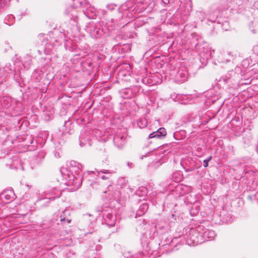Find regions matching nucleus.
<instances>
[{
	"mask_svg": "<svg viewBox=\"0 0 258 258\" xmlns=\"http://www.w3.org/2000/svg\"><path fill=\"white\" fill-rule=\"evenodd\" d=\"M81 167L79 163L71 161L69 170L64 169L63 171H61L67 185H74L76 188H78L81 185L83 179L82 174H80Z\"/></svg>",
	"mask_w": 258,
	"mask_h": 258,
	"instance_id": "f257e3e1",
	"label": "nucleus"
},
{
	"mask_svg": "<svg viewBox=\"0 0 258 258\" xmlns=\"http://www.w3.org/2000/svg\"><path fill=\"white\" fill-rule=\"evenodd\" d=\"M240 79V74L235 71L231 70L222 76L219 80L220 83L226 84L229 86L234 85Z\"/></svg>",
	"mask_w": 258,
	"mask_h": 258,
	"instance_id": "f03ea898",
	"label": "nucleus"
},
{
	"mask_svg": "<svg viewBox=\"0 0 258 258\" xmlns=\"http://www.w3.org/2000/svg\"><path fill=\"white\" fill-rule=\"evenodd\" d=\"M185 236H186V242L189 245L195 246L204 242L202 233L198 232L195 229H190L189 234Z\"/></svg>",
	"mask_w": 258,
	"mask_h": 258,
	"instance_id": "7ed1b4c3",
	"label": "nucleus"
},
{
	"mask_svg": "<svg viewBox=\"0 0 258 258\" xmlns=\"http://www.w3.org/2000/svg\"><path fill=\"white\" fill-rule=\"evenodd\" d=\"M103 222L107 225L112 227L114 226L116 223V216L113 214L106 211L103 212L102 214Z\"/></svg>",
	"mask_w": 258,
	"mask_h": 258,
	"instance_id": "20e7f679",
	"label": "nucleus"
},
{
	"mask_svg": "<svg viewBox=\"0 0 258 258\" xmlns=\"http://www.w3.org/2000/svg\"><path fill=\"white\" fill-rule=\"evenodd\" d=\"M126 142V137L122 134H116L113 138V143L118 148L121 149Z\"/></svg>",
	"mask_w": 258,
	"mask_h": 258,
	"instance_id": "39448f33",
	"label": "nucleus"
},
{
	"mask_svg": "<svg viewBox=\"0 0 258 258\" xmlns=\"http://www.w3.org/2000/svg\"><path fill=\"white\" fill-rule=\"evenodd\" d=\"M60 224L66 225L70 224L72 219L71 217V212L69 210L66 209L59 216Z\"/></svg>",
	"mask_w": 258,
	"mask_h": 258,
	"instance_id": "423d86ee",
	"label": "nucleus"
},
{
	"mask_svg": "<svg viewBox=\"0 0 258 258\" xmlns=\"http://www.w3.org/2000/svg\"><path fill=\"white\" fill-rule=\"evenodd\" d=\"M90 33L93 38H99L103 34V29L100 25H93L90 29Z\"/></svg>",
	"mask_w": 258,
	"mask_h": 258,
	"instance_id": "0eeeda50",
	"label": "nucleus"
},
{
	"mask_svg": "<svg viewBox=\"0 0 258 258\" xmlns=\"http://www.w3.org/2000/svg\"><path fill=\"white\" fill-rule=\"evenodd\" d=\"M187 78V72L183 69L179 70L175 75L176 82L181 83L186 80Z\"/></svg>",
	"mask_w": 258,
	"mask_h": 258,
	"instance_id": "6e6552de",
	"label": "nucleus"
},
{
	"mask_svg": "<svg viewBox=\"0 0 258 258\" xmlns=\"http://www.w3.org/2000/svg\"><path fill=\"white\" fill-rule=\"evenodd\" d=\"M166 131L164 127H160L157 131L153 132L149 135L148 139H161L166 136Z\"/></svg>",
	"mask_w": 258,
	"mask_h": 258,
	"instance_id": "1a4fd4ad",
	"label": "nucleus"
},
{
	"mask_svg": "<svg viewBox=\"0 0 258 258\" xmlns=\"http://www.w3.org/2000/svg\"><path fill=\"white\" fill-rule=\"evenodd\" d=\"M15 194L12 190H5L0 195V198L2 200H6L5 202L8 203L9 201L14 199Z\"/></svg>",
	"mask_w": 258,
	"mask_h": 258,
	"instance_id": "9d476101",
	"label": "nucleus"
},
{
	"mask_svg": "<svg viewBox=\"0 0 258 258\" xmlns=\"http://www.w3.org/2000/svg\"><path fill=\"white\" fill-rule=\"evenodd\" d=\"M203 239L204 241L206 240H212L214 239L216 236L215 231L210 230H206L204 232L202 233Z\"/></svg>",
	"mask_w": 258,
	"mask_h": 258,
	"instance_id": "9b49d317",
	"label": "nucleus"
},
{
	"mask_svg": "<svg viewBox=\"0 0 258 258\" xmlns=\"http://www.w3.org/2000/svg\"><path fill=\"white\" fill-rule=\"evenodd\" d=\"M48 194L50 196H51L49 197L48 199L54 200L55 199L60 197L61 192L55 187H53L49 191Z\"/></svg>",
	"mask_w": 258,
	"mask_h": 258,
	"instance_id": "f8f14e48",
	"label": "nucleus"
},
{
	"mask_svg": "<svg viewBox=\"0 0 258 258\" xmlns=\"http://www.w3.org/2000/svg\"><path fill=\"white\" fill-rule=\"evenodd\" d=\"M147 189L144 186L140 187L135 192L134 196H138L141 198H144L147 195Z\"/></svg>",
	"mask_w": 258,
	"mask_h": 258,
	"instance_id": "ddd939ff",
	"label": "nucleus"
},
{
	"mask_svg": "<svg viewBox=\"0 0 258 258\" xmlns=\"http://www.w3.org/2000/svg\"><path fill=\"white\" fill-rule=\"evenodd\" d=\"M148 208L149 206L147 203H143L142 204L137 212V216H141L143 215L147 212Z\"/></svg>",
	"mask_w": 258,
	"mask_h": 258,
	"instance_id": "4468645a",
	"label": "nucleus"
},
{
	"mask_svg": "<svg viewBox=\"0 0 258 258\" xmlns=\"http://www.w3.org/2000/svg\"><path fill=\"white\" fill-rule=\"evenodd\" d=\"M53 220L45 219L42 221L40 225V227L43 229H47L51 227L53 224Z\"/></svg>",
	"mask_w": 258,
	"mask_h": 258,
	"instance_id": "2eb2a0df",
	"label": "nucleus"
},
{
	"mask_svg": "<svg viewBox=\"0 0 258 258\" xmlns=\"http://www.w3.org/2000/svg\"><path fill=\"white\" fill-rule=\"evenodd\" d=\"M158 152L159 154L166 155L170 152V145H166L158 148Z\"/></svg>",
	"mask_w": 258,
	"mask_h": 258,
	"instance_id": "dca6fc26",
	"label": "nucleus"
},
{
	"mask_svg": "<svg viewBox=\"0 0 258 258\" xmlns=\"http://www.w3.org/2000/svg\"><path fill=\"white\" fill-rule=\"evenodd\" d=\"M100 172L107 174V175H102L101 176V179L103 180L108 179L110 178V174L114 173L113 171H110L108 170H102L100 171Z\"/></svg>",
	"mask_w": 258,
	"mask_h": 258,
	"instance_id": "f3484780",
	"label": "nucleus"
},
{
	"mask_svg": "<svg viewBox=\"0 0 258 258\" xmlns=\"http://www.w3.org/2000/svg\"><path fill=\"white\" fill-rule=\"evenodd\" d=\"M182 178V177L179 173L175 172L173 174L172 179L176 182H180Z\"/></svg>",
	"mask_w": 258,
	"mask_h": 258,
	"instance_id": "a211bd4d",
	"label": "nucleus"
},
{
	"mask_svg": "<svg viewBox=\"0 0 258 258\" xmlns=\"http://www.w3.org/2000/svg\"><path fill=\"white\" fill-rule=\"evenodd\" d=\"M137 123L140 128H144L147 126V121L146 119L142 118L138 121Z\"/></svg>",
	"mask_w": 258,
	"mask_h": 258,
	"instance_id": "6ab92c4d",
	"label": "nucleus"
},
{
	"mask_svg": "<svg viewBox=\"0 0 258 258\" xmlns=\"http://www.w3.org/2000/svg\"><path fill=\"white\" fill-rule=\"evenodd\" d=\"M122 94L124 95V98H130L132 96L131 91L125 89L122 91Z\"/></svg>",
	"mask_w": 258,
	"mask_h": 258,
	"instance_id": "aec40b11",
	"label": "nucleus"
},
{
	"mask_svg": "<svg viewBox=\"0 0 258 258\" xmlns=\"http://www.w3.org/2000/svg\"><path fill=\"white\" fill-rule=\"evenodd\" d=\"M70 19L71 21H74L75 22H77L78 21V17L74 14H71V17H70Z\"/></svg>",
	"mask_w": 258,
	"mask_h": 258,
	"instance_id": "412c9836",
	"label": "nucleus"
},
{
	"mask_svg": "<svg viewBox=\"0 0 258 258\" xmlns=\"http://www.w3.org/2000/svg\"><path fill=\"white\" fill-rule=\"evenodd\" d=\"M107 29L109 32L110 31V32L108 34V35H112V33H116V32L117 31V29H112L111 28H109V26L107 27Z\"/></svg>",
	"mask_w": 258,
	"mask_h": 258,
	"instance_id": "4be33fe9",
	"label": "nucleus"
},
{
	"mask_svg": "<svg viewBox=\"0 0 258 258\" xmlns=\"http://www.w3.org/2000/svg\"><path fill=\"white\" fill-rule=\"evenodd\" d=\"M119 196H120L119 191L118 190H115L114 195H113L114 198L115 199H117L118 198H119Z\"/></svg>",
	"mask_w": 258,
	"mask_h": 258,
	"instance_id": "5701e85b",
	"label": "nucleus"
},
{
	"mask_svg": "<svg viewBox=\"0 0 258 258\" xmlns=\"http://www.w3.org/2000/svg\"><path fill=\"white\" fill-rule=\"evenodd\" d=\"M142 82L145 84H150L151 83L150 79L144 78L142 79Z\"/></svg>",
	"mask_w": 258,
	"mask_h": 258,
	"instance_id": "b1692460",
	"label": "nucleus"
},
{
	"mask_svg": "<svg viewBox=\"0 0 258 258\" xmlns=\"http://www.w3.org/2000/svg\"><path fill=\"white\" fill-rule=\"evenodd\" d=\"M184 169H185V172H186L192 171L195 169V168L194 167H188V168H187L184 167Z\"/></svg>",
	"mask_w": 258,
	"mask_h": 258,
	"instance_id": "393cba45",
	"label": "nucleus"
},
{
	"mask_svg": "<svg viewBox=\"0 0 258 258\" xmlns=\"http://www.w3.org/2000/svg\"><path fill=\"white\" fill-rule=\"evenodd\" d=\"M178 135H179V133H174L173 134V137L176 140H178Z\"/></svg>",
	"mask_w": 258,
	"mask_h": 258,
	"instance_id": "a878e982",
	"label": "nucleus"
},
{
	"mask_svg": "<svg viewBox=\"0 0 258 258\" xmlns=\"http://www.w3.org/2000/svg\"><path fill=\"white\" fill-rule=\"evenodd\" d=\"M203 162H204V167H207L208 166L209 162L208 161H207L206 160H204Z\"/></svg>",
	"mask_w": 258,
	"mask_h": 258,
	"instance_id": "bb28decb",
	"label": "nucleus"
},
{
	"mask_svg": "<svg viewBox=\"0 0 258 258\" xmlns=\"http://www.w3.org/2000/svg\"><path fill=\"white\" fill-rule=\"evenodd\" d=\"M212 158V156H209V157H208L206 160L207 161H208V162H209L210 161H211V160Z\"/></svg>",
	"mask_w": 258,
	"mask_h": 258,
	"instance_id": "cd10ccee",
	"label": "nucleus"
},
{
	"mask_svg": "<svg viewBox=\"0 0 258 258\" xmlns=\"http://www.w3.org/2000/svg\"><path fill=\"white\" fill-rule=\"evenodd\" d=\"M216 18H214V19L213 20H211L210 19H208V20L210 21H211L212 22H214L216 21Z\"/></svg>",
	"mask_w": 258,
	"mask_h": 258,
	"instance_id": "c85d7f7f",
	"label": "nucleus"
},
{
	"mask_svg": "<svg viewBox=\"0 0 258 258\" xmlns=\"http://www.w3.org/2000/svg\"><path fill=\"white\" fill-rule=\"evenodd\" d=\"M80 146H81V147H82V146H83V145H84V143L83 142V141H82V139H81V140H80Z\"/></svg>",
	"mask_w": 258,
	"mask_h": 258,
	"instance_id": "c756f323",
	"label": "nucleus"
},
{
	"mask_svg": "<svg viewBox=\"0 0 258 258\" xmlns=\"http://www.w3.org/2000/svg\"><path fill=\"white\" fill-rule=\"evenodd\" d=\"M146 155H145V156L142 155V156H141L140 157V159H143V158H144V157H146Z\"/></svg>",
	"mask_w": 258,
	"mask_h": 258,
	"instance_id": "7c9ffc66",
	"label": "nucleus"
},
{
	"mask_svg": "<svg viewBox=\"0 0 258 258\" xmlns=\"http://www.w3.org/2000/svg\"><path fill=\"white\" fill-rule=\"evenodd\" d=\"M197 44H198L197 43H196V45H195V47H197Z\"/></svg>",
	"mask_w": 258,
	"mask_h": 258,
	"instance_id": "2f4dec72",
	"label": "nucleus"
}]
</instances>
